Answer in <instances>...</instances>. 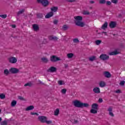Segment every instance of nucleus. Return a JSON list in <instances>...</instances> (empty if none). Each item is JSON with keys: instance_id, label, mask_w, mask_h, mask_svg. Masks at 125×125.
Instances as JSON below:
<instances>
[{"instance_id": "nucleus-1", "label": "nucleus", "mask_w": 125, "mask_h": 125, "mask_svg": "<svg viewBox=\"0 0 125 125\" xmlns=\"http://www.w3.org/2000/svg\"><path fill=\"white\" fill-rule=\"evenodd\" d=\"M83 21V17L82 16H77L74 17V21L75 24L79 27H84V22L82 21Z\"/></svg>"}, {"instance_id": "nucleus-2", "label": "nucleus", "mask_w": 125, "mask_h": 125, "mask_svg": "<svg viewBox=\"0 0 125 125\" xmlns=\"http://www.w3.org/2000/svg\"><path fill=\"white\" fill-rule=\"evenodd\" d=\"M8 61L9 63H11V64H16L18 61L17 58L12 56L9 57L8 58Z\"/></svg>"}, {"instance_id": "nucleus-3", "label": "nucleus", "mask_w": 125, "mask_h": 125, "mask_svg": "<svg viewBox=\"0 0 125 125\" xmlns=\"http://www.w3.org/2000/svg\"><path fill=\"white\" fill-rule=\"evenodd\" d=\"M50 61L51 62H55L57 61H61V58L58 57L57 56L53 55L50 57Z\"/></svg>"}, {"instance_id": "nucleus-4", "label": "nucleus", "mask_w": 125, "mask_h": 125, "mask_svg": "<svg viewBox=\"0 0 125 125\" xmlns=\"http://www.w3.org/2000/svg\"><path fill=\"white\" fill-rule=\"evenodd\" d=\"M73 104L75 107L78 108H82V102L78 100H75L73 102Z\"/></svg>"}, {"instance_id": "nucleus-5", "label": "nucleus", "mask_w": 125, "mask_h": 125, "mask_svg": "<svg viewBox=\"0 0 125 125\" xmlns=\"http://www.w3.org/2000/svg\"><path fill=\"white\" fill-rule=\"evenodd\" d=\"M9 72L12 74H17V73H19V69L15 67H12L9 69Z\"/></svg>"}, {"instance_id": "nucleus-6", "label": "nucleus", "mask_w": 125, "mask_h": 125, "mask_svg": "<svg viewBox=\"0 0 125 125\" xmlns=\"http://www.w3.org/2000/svg\"><path fill=\"white\" fill-rule=\"evenodd\" d=\"M37 1L42 3L43 6L48 5V1L47 0H38Z\"/></svg>"}, {"instance_id": "nucleus-7", "label": "nucleus", "mask_w": 125, "mask_h": 125, "mask_svg": "<svg viewBox=\"0 0 125 125\" xmlns=\"http://www.w3.org/2000/svg\"><path fill=\"white\" fill-rule=\"evenodd\" d=\"M100 59L102 60H108L109 59V56L105 54H103L100 56Z\"/></svg>"}, {"instance_id": "nucleus-8", "label": "nucleus", "mask_w": 125, "mask_h": 125, "mask_svg": "<svg viewBox=\"0 0 125 125\" xmlns=\"http://www.w3.org/2000/svg\"><path fill=\"white\" fill-rule=\"evenodd\" d=\"M46 117L45 116H39L38 117V120L41 122V123H45L46 121Z\"/></svg>"}, {"instance_id": "nucleus-9", "label": "nucleus", "mask_w": 125, "mask_h": 125, "mask_svg": "<svg viewBox=\"0 0 125 125\" xmlns=\"http://www.w3.org/2000/svg\"><path fill=\"white\" fill-rule=\"evenodd\" d=\"M57 68L55 67H51L48 69V72H50L51 73H54V72H56Z\"/></svg>"}, {"instance_id": "nucleus-10", "label": "nucleus", "mask_w": 125, "mask_h": 125, "mask_svg": "<svg viewBox=\"0 0 125 125\" xmlns=\"http://www.w3.org/2000/svg\"><path fill=\"white\" fill-rule=\"evenodd\" d=\"M104 77H105V78H107L108 79H109V78H110L112 75H111V73H110L109 72H104Z\"/></svg>"}, {"instance_id": "nucleus-11", "label": "nucleus", "mask_w": 125, "mask_h": 125, "mask_svg": "<svg viewBox=\"0 0 125 125\" xmlns=\"http://www.w3.org/2000/svg\"><path fill=\"white\" fill-rule=\"evenodd\" d=\"M48 39L50 41H57V40H58L57 37L53 36H49Z\"/></svg>"}, {"instance_id": "nucleus-12", "label": "nucleus", "mask_w": 125, "mask_h": 125, "mask_svg": "<svg viewBox=\"0 0 125 125\" xmlns=\"http://www.w3.org/2000/svg\"><path fill=\"white\" fill-rule=\"evenodd\" d=\"M32 27H33V30L36 32L40 30V28L39 27V25L38 24H33Z\"/></svg>"}, {"instance_id": "nucleus-13", "label": "nucleus", "mask_w": 125, "mask_h": 125, "mask_svg": "<svg viewBox=\"0 0 125 125\" xmlns=\"http://www.w3.org/2000/svg\"><path fill=\"white\" fill-rule=\"evenodd\" d=\"M53 16V12H50L48 13L46 16H45V18L48 19L50 18V17H52Z\"/></svg>"}, {"instance_id": "nucleus-14", "label": "nucleus", "mask_w": 125, "mask_h": 125, "mask_svg": "<svg viewBox=\"0 0 125 125\" xmlns=\"http://www.w3.org/2000/svg\"><path fill=\"white\" fill-rule=\"evenodd\" d=\"M93 90L95 93H100V88L99 87H95Z\"/></svg>"}, {"instance_id": "nucleus-15", "label": "nucleus", "mask_w": 125, "mask_h": 125, "mask_svg": "<svg viewBox=\"0 0 125 125\" xmlns=\"http://www.w3.org/2000/svg\"><path fill=\"white\" fill-rule=\"evenodd\" d=\"M41 60L43 63H47V62H48V59L45 57L42 58Z\"/></svg>"}, {"instance_id": "nucleus-16", "label": "nucleus", "mask_w": 125, "mask_h": 125, "mask_svg": "<svg viewBox=\"0 0 125 125\" xmlns=\"http://www.w3.org/2000/svg\"><path fill=\"white\" fill-rule=\"evenodd\" d=\"M92 109H96L98 110V104L96 103L93 104H92Z\"/></svg>"}, {"instance_id": "nucleus-17", "label": "nucleus", "mask_w": 125, "mask_h": 125, "mask_svg": "<svg viewBox=\"0 0 125 125\" xmlns=\"http://www.w3.org/2000/svg\"><path fill=\"white\" fill-rule=\"evenodd\" d=\"M119 52L118 51L115 50L114 51L109 53V55H117V54H119Z\"/></svg>"}, {"instance_id": "nucleus-18", "label": "nucleus", "mask_w": 125, "mask_h": 125, "mask_svg": "<svg viewBox=\"0 0 125 125\" xmlns=\"http://www.w3.org/2000/svg\"><path fill=\"white\" fill-rule=\"evenodd\" d=\"M99 85L101 87H104V86L106 85V83H105V82L104 81H101L99 83Z\"/></svg>"}, {"instance_id": "nucleus-19", "label": "nucleus", "mask_w": 125, "mask_h": 125, "mask_svg": "<svg viewBox=\"0 0 125 125\" xmlns=\"http://www.w3.org/2000/svg\"><path fill=\"white\" fill-rule=\"evenodd\" d=\"M109 27H110V28H115V27H116V22L114 21H111L109 23Z\"/></svg>"}, {"instance_id": "nucleus-20", "label": "nucleus", "mask_w": 125, "mask_h": 125, "mask_svg": "<svg viewBox=\"0 0 125 125\" xmlns=\"http://www.w3.org/2000/svg\"><path fill=\"white\" fill-rule=\"evenodd\" d=\"M16 104H17V101L13 100L11 103V107H15V106H16Z\"/></svg>"}, {"instance_id": "nucleus-21", "label": "nucleus", "mask_w": 125, "mask_h": 125, "mask_svg": "<svg viewBox=\"0 0 125 125\" xmlns=\"http://www.w3.org/2000/svg\"><path fill=\"white\" fill-rule=\"evenodd\" d=\"M66 56L68 59H71V58H73L74 57V54L72 53H68L66 55Z\"/></svg>"}, {"instance_id": "nucleus-22", "label": "nucleus", "mask_w": 125, "mask_h": 125, "mask_svg": "<svg viewBox=\"0 0 125 125\" xmlns=\"http://www.w3.org/2000/svg\"><path fill=\"white\" fill-rule=\"evenodd\" d=\"M83 107H89V104L87 103H81V108H83Z\"/></svg>"}, {"instance_id": "nucleus-23", "label": "nucleus", "mask_w": 125, "mask_h": 125, "mask_svg": "<svg viewBox=\"0 0 125 125\" xmlns=\"http://www.w3.org/2000/svg\"><path fill=\"white\" fill-rule=\"evenodd\" d=\"M34 108L35 107H34L33 105H30L26 107V108L25 109V111H30L31 110H33Z\"/></svg>"}, {"instance_id": "nucleus-24", "label": "nucleus", "mask_w": 125, "mask_h": 125, "mask_svg": "<svg viewBox=\"0 0 125 125\" xmlns=\"http://www.w3.org/2000/svg\"><path fill=\"white\" fill-rule=\"evenodd\" d=\"M57 10H58L57 7H52L51 8V11H52V12H56Z\"/></svg>"}, {"instance_id": "nucleus-25", "label": "nucleus", "mask_w": 125, "mask_h": 125, "mask_svg": "<svg viewBox=\"0 0 125 125\" xmlns=\"http://www.w3.org/2000/svg\"><path fill=\"white\" fill-rule=\"evenodd\" d=\"M58 83L59 85H64V84H65V82H64V81H62V80H59L58 82Z\"/></svg>"}, {"instance_id": "nucleus-26", "label": "nucleus", "mask_w": 125, "mask_h": 125, "mask_svg": "<svg viewBox=\"0 0 125 125\" xmlns=\"http://www.w3.org/2000/svg\"><path fill=\"white\" fill-rule=\"evenodd\" d=\"M97 110H98V109H94V108H92L90 110V112L92 114H97Z\"/></svg>"}, {"instance_id": "nucleus-27", "label": "nucleus", "mask_w": 125, "mask_h": 125, "mask_svg": "<svg viewBox=\"0 0 125 125\" xmlns=\"http://www.w3.org/2000/svg\"><path fill=\"white\" fill-rule=\"evenodd\" d=\"M9 70H8V69H5L4 70V74L5 76H8V75H9Z\"/></svg>"}, {"instance_id": "nucleus-28", "label": "nucleus", "mask_w": 125, "mask_h": 125, "mask_svg": "<svg viewBox=\"0 0 125 125\" xmlns=\"http://www.w3.org/2000/svg\"><path fill=\"white\" fill-rule=\"evenodd\" d=\"M59 108H57L55 111H54V115L55 116H58L59 115Z\"/></svg>"}, {"instance_id": "nucleus-29", "label": "nucleus", "mask_w": 125, "mask_h": 125, "mask_svg": "<svg viewBox=\"0 0 125 125\" xmlns=\"http://www.w3.org/2000/svg\"><path fill=\"white\" fill-rule=\"evenodd\" d=\"M107 27H108V23L105 22L104 24L103 25L102 28L103 29V30H105Z\"/></svg>"}, {"instance_id": "nucleus-30", "label": "nucleus", "mask_w": 125, "mask_h": 125, "mask_svg": "<svg viewBox=\"0 0 125 125\" xmlns=\"http://www.w3.org/2000/svg\"><path fill=\"white\" fill-rule=\"evenodd\" d=\"M96 59V57L94 56H92L89 58V60L90 61H94V60H95Z\"/></svg>"}, {"instance_id": "nucleus-31", "label": "nucleus", "mask_w": 125, "mask_h": 125, "mask_svg": "<svg viewBox=\"0 0 125 125\" xmlns=\"http://www.w3.org/2000/svg\"><path fill=\"white\" fill-rule=\"evenodd\" d=\"M102 42V41L101 40H97L95 41V43L97 45H99L100 43Z\"/></svg>"}, {"instance_id": "nucleus-32", "label": "nucleus", "mask_w": 125, "mask_h": 125, "mask_svg": "<svg viewBox=\"0 0 125 125\" xmlns=\"http://www.w3.org/2000/svg\"><path fill=\"white\" fill-rule=\"evenodd\" d=\"M99 3L100 4H104L106 3V0H100Z\"/></svg>"}, {"instance_id": "nucleus-33", "label": "nucleus", "mask_w": 125, "mask_h": 125, "mask_svg": "<svg viewBox=\"0 0 125 125\" xmlns=\"http://www.w3.org/2000/svg\"><path fill=\"white\" fill-rule=\"evenodd\" d=\"M24 11H25V9H22L20 10L18 12V15H20V14H22V13H23V12H24Z\"/></svg>"}, {"instance_id": "nucleus-34", "label": "nucleus", "mask_w": 125, "mask_h": 125, "mask_svg": "<svg viewBox=\"0 0 125 125\" xmlns=\"http://www.w3.org/2000/svg\"><path fill=\"white\" fill-rule=\"evenodd\" d=\"M45 123H46V124H47V125H50V124H52V121L51 120H47V118Z\"/></svg>"}, {"instance_id": "nucleus-35", "label": "nucleus", "mask_w": 125, "mask_h": 125, "mask_svg": "<svg viewBox=\"0 0 125 125\" xmlns=\"http://www.w3.org/2000/svg\"><path fill=\"white\" fill-rule=\"evenodd\" d=\"M0 99H4V98H5V95L4 94H0Z\"/></svg>"}, {"instance_id": "nucleus-36", "label": "nucleus", "mask_w": 125, "mask_h": 125, "mask_svg": "<svg viewBox=\"0 0 125 125\" xmlns=\"http://www.w3.org/2000/svg\"><path fill=\"white\" fill-rule=\"evenodd\" d=\"M0 17H1V18H3L4 19H5V18L7 17V15H6V14L0 15Z\"/></svg>"}, {"instance_id": "nucleus-37", "label": "nucleus", "mask_w": 125, "mask_h": 125, "mask_svg": "<svg viewBox=\"0 0 125 125\" xmlns=\"http://www.w3.org/2000/svg\"><path fill=\"white\" fill-rule=\"evenodd\" d=\"M73 42H74V43H78L80 42V41H79L78 39H75L73 40Z\"/></svg>"}, {"instance_id": "nucleus-38", "label": "nucleus", "mask_w": 125, "mask_h": 125, "mask_svg": "<svg viewBox=\"0 0 125 125\" xmlns=\"http://www.w3.org/2000/svg\"><path fill=\"white\" fill-rule=\"evenodd\" d=\"M68 25H64L62 27V29H63V30H64V31L67 30L68 29Z\"/></svg>"}, {"instance_id": "nucleus-39", "label": "nucleus", "mask_w": 125, "mask_h": 125, "mask_svg": "<svg viewBox=\"0 0 125 125\" xmlns=\"http://www.w3.org/2000/svg\"><path fill=\"white\" fill-rule=\"evenodd\" d=\"M83 14H84V15H88L89 14V12L88 11H84L83 12Z\"/></svg>"}, {"instance_id": "nucleus-40", "label": "nucleus", "mask_w": 125, "mask_h": 125, "mask_svg": "<svg viewBox=\"0 0 125 125\" xmlns=\"http://www.w3.org/2000/svg\"><path fill=\"white\" fill-rule=\"evenodd\" d=\"M67 90L66 89H62L61 91L62 93H63V94H65Z\"/></svg>"}, {"instance_id": "nucleus-41", "label": "nucleus", "mask_w": 125, "mask_h": 125, "mask_svg": "<svg viewBox=\"0 0 125 125\" xmlns=\"http://www.w3.org/2000/svg\"><path fill=\"white\" fill-rule=\"evenodd\" d=\"M1 125H7V121H4L1 123Z\"/></svg>"}, {"instance_id": "nucleus-42", "label": "nucleus", "mask_w": 125, "mask_h": 125, "mask_svg": "<svg viewBox=\"0 0 125 125\" xmlns=\"http://www.w3.org/2000/svg\"><path fill=\"white\" fill-rule=\"evenodd\" d=\"M107 111H109V113L110 112H112V111H113V107H112L111 106H110L109 107H108V108L107 109Z\"/></svg>"}, {"instance_id": "nucleus-43", "label": "nucleus", "mask_w": 125, "mask_h": 125, "mask_svg": "<svg viewBox=\"0 0 125 125\" xmlns=\"http://www.w3.org/2000/svg\"><path fill=\"white\" fill-rule=\"evenodd\" d=\"M32 83H28L24 84V86H31Z\"/></svg>"}, {"instance_id": "nucleus-44", "label": "nucleus", "mask_w": 125, "mask_h": 125, "mask_svg": "<svg viewBox=\"0 0 125 125\" xmlns=\"http://www.w3.org/2000/svg\"><path fill=\"white\" fill-rule=\"evenodd\" d=\"M19 99H20V100H22L23 101H25V100H26L24 98H23V97L21 96L19 97Z\"/></svg>"}, {"instance_id": "nucleus-45", "label": "nucleus", "mask_w": 125, "mask_h": 125, "mask_svg": "<svg viewBox=\"0 0 125 125\" xmlns=\"http://www.w3.org/2000/svg\"><path fill=\"white\" fill-rule=\"evenodd\" d=\"M109 116H110V117H112L115 116L112 111L109 112Z\"/></svg>"}, {"instance_id": "nucleus-46", "label": "nucleus", "mask_w": 125, "mask_h": 125, "mask_svg": "<svg viewBox=\"0 0 125 125\" xmlns=\"http://www.w3.org/2000/svg\"><path fill=\"white\" fill-rule=\"evenodd\" d=\"M125 81H121L120 83V85L124 86L125 85Z\"/></svg>"}, {"instance_id": "nucleus-47", "label": "nucleus", "mask_w": 125, "mask_h": 125, "mask_svg": "<svg viewBox=\"0 0 125 125\" xmlns=\"http://www.w3.org/2000/svg\"><path fill=\"white\" fill-rule=\"evenodd\" d=\"M113 3H117L118 2V0H112L111 1Z\"/></svg>"}, {"instance_id": "nucleus-48", "label": "nucleus", "mask_w": 125, "mask_h": 125, "mask_svg": "<svg viewBox=\"0 0 125 125\" xmlns=\"http://www.w3.org/2000/svg\"><path fill=\"white\" fill-rule=\"evenodd\" d=\"M99 102L100 103H102V102H103V99H101V98L99 99Z\"/></svg>"}, {"instance_id": "nucleus-49", "label": "nucleus", "mask_w": 125, "mask_h": 125, "mask_svg": "<svg viewBox=\"0 0 125 125\" xmlns=\"http://www.w3.org/2000/svg\"><path fill=\"white\" fill-rule=\"evenodd\" d=\"M54 24H55V25H56L57 24V23H58V21L57 20H55L54 21Z\"/></svg>"}, {"instance_id": "nucleus-50", "label": "nucleus", "mask_w": 125, "mask_h": 125, "mask_svg": "<svg viewBox=\"0 0 125 125\" xmlns=\"http://www.w3.org/2000/svg\"><path fill=\"white\" fill-rule=\"evenodd\" d=\"M31 115H37L38 116V115H39V114H38L37 113L31 112Z\"/></svg>"}, {"instance_id": "nucleus-51", "label": "nucleus", "mask_w": 125, "mask_h": 125, "mask_svg": "<svg viewBox=\"0 0 125 125\" xmlns=\"http://www.w3.org/2000/svg\"><path fill=\"white\" fill-rule=\"evenodd\" d=\"M106 4L107 5H110L111 4V1H106Z\"/></svg>"}, {"instance_id": "nucleus-52", "label": "nucleus", "mask_w": 125, "mask_h": 125, "mask_svg": "<svg viewBox=\"0 0 125 125\" xmlns=\"http://www.w3.org/2000/svg\"><path fill=\"white\" fill-rule=\"evenodd\" d=\"M115 92H116V93H121V90H117L115 91Z\"/></svg>"}, {"instance_id": "nucleus-53", "label": "nucleus", "mask_w": 125, "mask_h": 125, "mask_svg": "<svg viewBox=\"0 0 125 125\" xmlns=\"http://www.w3.org/2000/svg\"><path fill=\"white\" fill-rule=\"evenodd\" d=\"M64 68H68V64H64Z\"/></svg>"}, {"instance_id": "nucleus-54", "label": "nucleus", "mask_w": 125, "mask_h": 125, "mask_svg": "<svg viewBox=\"0 0 125 125\" xmlns=\"http://www.w3.org/2000/svg\"><path fill=\"white\" fill-rule=\"evenodd\" d=\"M67 0V1H70V2L75 1V0Z\"/></svg>"}, {"instance_id": "nucleus-55", "label": "nucleus", "mask_w": 125, "mask_h": 125, "mask_svg": "<svg viewBox=\"0 0 125 125\" xmlns=\"http://www.w3.org/2000/svg\"><path fill=\"white\" fill-rule=\"evenodd\" d=\"M12 28H15L16 27V25H15V24H13L12 25Z\"/></svg>"}, {"instance_id": "nucleus-56", "label": "nucleus", "mask_w": 125, "mask_h": 125, "mask_svg": "<svg viewBox=\"0 0 125 125\" xmlns=\"http://www.w3.org/2000/svg\"><path fill=\"white\" fill-rule=\"evenodd\" d=\"M39 15H40V18H42V14H39Z\"/></svg>"}, {"instance_id": "nucleus-57", "label": "nucleus", "mask_w": 125, "mask_h": 125, "mask_svg": "<svg viewBox=\"0 0 125 125\" xmlns=\"http://www.w3.org/2000/svg\"><path fill=\"white\" fill-rule=\"evenodd\" d=\"M90 3H94V1H90Z\"/></svg>"}, {"instance_id": "nucleus-58", "label": "nucleus", "mask_w": 125, "mask_h": 125, "mask_svg": "<svg viewBox=\"0 0 125 125\" xmlns=\"http://www.w3.org/2000/svg\"><path fill=\"white\" fill-rule=\"evenodd\" d=\"M105 36H107V33L106 32H103Z\"/></svg>"}, {"instance_id": "nucleus-59", "label": "nucleus", "mask_w": 125, "mask_h": 125, "mask_svg": "<svg viewBox=\"0 0 125 125\" xmlns=\"http://www.w3.org/2000/svg\"><path fill=\"white\" fill-rule=\"evenodd\" d=\"M1 121H2V119H1V118L0 117V122H1Z\"/></svg>"}, {"instance_id": "nucleus-60", "label": "nucleus", "mask_w": 125, "mask_h": 125, "mask_svg": "<svg viewBox=\"0 0 125 125\" xmlns=\"http://www.w3.org/2000/svg\"><path fill=\"white\" fill-rule=\"evenodd\" d=\"M0 112H1V110H0Z\"/></svg>"}]
</instances>
